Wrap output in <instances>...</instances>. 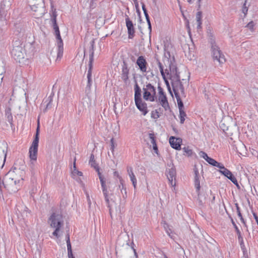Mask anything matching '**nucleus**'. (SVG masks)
Here are the masks:
<instances>
[{"mask_svg":"<svg viewBox=\"0 0 258 258\" xmlns=\"http://www.w3.org/2000/svg\"><path fill=\"white\" fill-rule=\"evenodd\" d=\"M136 63L142 73L147 72L148 64L146 60L145 59L143 56H140L138 58Z\"/></svg>","mask_w":258,"mask_h":258,"instance_id":"2eb2a0df","label":"nucleus"},{"mask_svg":"<svg viewBox=\"0 0 258 258\" xmlns=\"http://www.w3.org/2000/svg\"><path fill=\"white\" fill-rule=\"evenodd\" d=\"M135 4V6H136V7L137 9V11L139 13V10L138 9V6H139V5H138V1L137 0H133Z\"/></svg>","mask_w":258,"mask_h":258,"instance_id":"864d4df0","label":"nucleus"},{"mask_svg":"<svg viewBox=\"0 0 258 258\" xmlns=\"http://www.w3.org/2000/svg\"><path fill=\"white\" fill-rule=\"evenodd\" d=\"M92 83V79L89 78V80H88V83L87 85V87L89 89H90Z\"/></svg>","mask_w":258,"mask_h":258,"instance_id":"09e8293b","label":"nucleus"},{"mask_svg":"<svg viewBox=\"0 0 258 258\" xmlns=\"http://www.w3.org/2000/svg\"><path fill=\"white\" fill-rule=\"evenodd\" d=\"M200 156L203 158L206 161L209 158L207 154L203 151H201L200 153Z\"/></svg>","mask_w":258,"mask_h":258,"instance_id":"c03bdc74","label":"nucleus"},{"mask_svg":"<svg viewBox=\"0 0 258 258\" xmlns=\"http://www.w3.org/2000/svg\"><path fill=\"white\" fill-rule=\"evenodd\" d=\"M153 149L154 150V151L157 153L158 151V147L157 145H155L154 146H153Z\"/></svg>","mask_w":258,"mask_h":258,"instance_id":"6e6d98bb","label":"nucleus"},{"mask_svg":"<svg viewBox=\"0 0 258 258\" xmlns=\"http://www.w3.org/2000/svg\"><path fill=\"white\" fill-rule=\"evenodd\" d=\"M231 222H232V223L233 226L234 227V228L235 229V230H236V233H237V235L239 236V235H241V232H240L239 229H238V228L236 226V224L235 223V222L233 221L232 218H231Z\"/></svg>","mask_w":258,"mask_h":258,"instance_id":"79ce46f5","label":"nucleus"},{"mask_svg":"<svg viewBox=\"0 0 258 258\" xmlns=\"http://www.w3.org/2000/svg\"><path fill=\"white\" fill-rule=\"evenodd\" d=\"M174 91V94L175 95V97H176V100H177V105H178V108H179V110H183V108H184V106H183V104L182 103V101L181 100V99H180L179 96L178 95V93L180 91V90H175V91Z\"/></svg>","mask_w":258,"mask_h":258,"instance_id":"b1692460","label":"nucleus"},{"mask_svg":"<svg viewBox=\"0 0 258 258\" xmlns=\"http://www.w3.org/2000/svg\"><path fill=\"white\" fill-rule=\"evenodd\" d=\"M132 183H133V185L134 187L135 188H136V185H137V180H134V181H132Z\"/></svg>","mask_w":258,"mask_h":258,"instance_id":"4d7b16f0","label":"nucleus"},{"mask_svg":"<svg viewBox=\"0 0 258 258\" xmlns=\"http://www.w3.org/2000/svg\"><path fill=\"white\" fill-rule=\"evenodd\" d=\"M237 214H238V216L239 217V218H240L241 221L245 225V221H244V219L242 217V214L241 213V212H239V213H237Z\"/></svg>","mask_w":258,"mask_h":258,"instance_id":"49530a36","label":"nucleus"},{"mask_svg":"<svg viewBox=\"0 0 258 258\" xmlns=\"http://www.w3.org/2000/svg\"><path fill=\"white\" fill-rule=\"evenodd\" d=\"M163 258H168V257L166 255H164Z\"/></svg>","mask_w":258,"mask_h":258,"instance_id":"774afa93","label":"nucleus"},{"mask_svg":"<svg viewBox=\"0 0 258 258\" xmlns=\"http://www.w3.org/2000/svg\"><path fill=\"white\" fill-rule=\"evenodd\" d=\"M129 69L127 64L123 62L122 68L121 78L124 82H126L128 79Z\"/></svg>","mask_w":258,"mask_h":258,"instance_id":"aec40b11","label":"nucleus"},{"mask_svg":"<svg viewBox=\"0 0 258 258\" xmlns=\"http://www.w3.org/2000/svg\"><path fill=\"white\" fill-rule=\"evenodd\" d=\"M185 116H186V113L184 112V110H180L179 111V118H180V122L181 124L184 123Z\"/></svg>","mask_w":258,"mask_h":258,"instance_id":"f704fd0d","label":"nucleus"},{"mask_svg":"<svg viewBox=\"0 0 258 258\" xmlns=\"http://www.w3.org/2000/svg\"><path fill=\"white\" fill-rule=\"evenodd\" d=\"M0 69V76H2L3 74L5 72V70L3 63L1 64Z\"/></svg>","mask_w":258,"mask_h":258,"instance_id":"de8ad7c7","label":"nucleus"},{"mask_svg":"<svg viewBox=\"0 0 258 258\" xmlns=\"http://www.w3.org/2000/svg\"><path fill=\"white\" fill-rule=\"evenodd\" d=\"M157 64L159 68V70L161 74L162 78H164V76H166V73H165V70L164 71L163 67L159 60H157Z\"/></svg>","mask_w":258,"mask_h":258,"instance_id":"72a5a7b5","label":"nucleus"},{"mask_svg":"<svg viewBox=\"0 0 258 258\" xmlns=\"http://www.w3.org/2000/svg\"><path fill=\"white\" fill-rule=\"evenodd\" d=\"M202 18V12H201V11L198 12L196 14V21L197 22V28L198 29L201 28Z\"/></svg>","mask_w":258,"mask_h":258,"instance_id":"cd10ccee","label":"nucleus"},{"mask_svg":"<svg viewBox=\"0 0 258 258\" xmlns=\"http://www.w3.org/2000/svg\"><path fill=\"white\" fill-rule=\"evenodd\" d=\"M235 207H236V209H237V208H240L239 207V206H238V204H237V203H236V204H235Z\"/></svg>","mask_w":258,"mask_h":258,"instance_id":"0e129e2a","label":"nucleus"},{"mask_svg":"<svg viewBox=\"0 0 258 258\" xmlns=\"http://www.w3.org/2000/svg\"><path fill=\"white\" fill-rule=\"evenodd\" d=\"M165 73L167 78L171 80L173 90H180L181 93H184V87L176 67L173 64H170L169 69L165 70Z\"/></svg>","mask_w":258,"mask_h":258,"instance_id":"f03ea898","label":"nucleus"},{"mask_svg":"<svg viewBox=\"0 0 258 258\" xmlns=\"http://www.w3.org/2000/svg\"><path fill=\"white\" fill-rule=\"evenodd\" d=\"M135 102L137 108L142 112L143 115H146L148 112L147 104L142 100H136Z\"/></svg>","mask_w":258,"mask_h":258,"instance_id":"dca6fc26","label":"nucleus"},{"mask_svg":"<svg viewBox=\"0 0 258 258\" xmlns=\"http://www.w3.org/2000/svg\"><path fill=\"white\" fill-rule=\"evenodd\" d=\"M66 241L67 244L68 254L69 258H75L73 254V251L71 247V244L70 239V236L67 234L66 236Z\"/></svg>","mask_w":258,"mask_h":258,"instance_id":"4be33fe9","label":"nucleus"},{"mask_svg":"<svg viewBox=\"0 0 258 258\" xmlns=\"http://www.w3.org/2000/svg\"><path fill=\"white\" fill-rule=\"evenodd\" d=\"M72 173H73V175H76H76H77L78 176H82L83 175V173H82V172L78 171L76 169V167L75 165H74V170L72 171Z\"/></svg>","mask_w":258,"mask_h":258,"instance_id":"a19ab883","label":"nucleus"},{"mask_svg":"<svg viewBox=\"0 0 258 258\" xmlns=\"http://www.w3.org/2000/svg\"><path fill=\"white\" fill-rule=\"evenodd\" d=\"M153 1V3L156 5V0H152Z\"/></svg>","mask_w":258,"mask_h":258,"instance_id":"338daca9","label":"nucleus"},{"mask_svg":"<svg viewBox=\"0 0 258 258\" xmlns=\"http://www.w3.org/2000/svg\"><path fill=\"white\" fill-rule=\"evenodd\" d=\"M254 25V23L253 21H250L247 24L246 27H247L251 31H253Z\"/></svg>","mask_w":258,"mask_h":258,"instance_id":"58836bf2","label":"nucleus"},{"mask_svg":"<svg viewBox=\"0 0 258 258\" xmlns=\"http://www.w3.org/2000/svg\"><path fill=\"white\" fill-rule=\"evenodd\" d=\"M11 54L14 59L21 62L25 58V50L22 45H17L16 43L11 51Z\"/></svg>","mask_w":258,"mask_h":258,"instance_id":"6e6552de","label":"nucleus"},{"mask_svg":"<svg viewBox=\"0 0 258 258\" xmlns=\"http://www.w3.org/2000/svg\"><path fill=\"white\" fill-rule=\"evenodd\" d=\"M87 199L88 204L89 205V206H90V205L91 204V201L90 197L88 194H87Z\"/></svg>","mask_w":258,"mask_h":258,"instance_id":"3c124183","label":"nucleus"},{"mask_svg":"<svg viewBox=\"0 0 258 258\" xmlns=\"http://www.w3.org/2000/svg\"><path fill=\"white\" fill-rule=\"evenodd\" d=\"M207 32L208 34L209 42H210L211 46L216 44L215 40L214 31L212 28L209 27L207 28Z\"/></svg>","mask_w":258,"mask_h":258,"instance_id":"412c9836","label":"nucleus"},{"mask_svg":"<svg viewBox=\"0 0 258 258\" xmlns=\"http://www.w3.org/2000/svg\"><path fill=\"white\" fill-rule=\"evenodd\" d=\"M194 182H195V186L197 192L200 191V181L199 180L200 175L198 171V170L197 168H195L194 169Z\"/></svg>","mask_w":258,"mask_h":258,"instance_id":"6ab92c4d","label":"nucleus"},{"mask_svg":"<svg viewBox=\"0 0 258 258\" xmlns=\"http://www.w3.org/2000/svg\"><path fill=\"white\" fill-rule=\"evenodd\" d=\"M219 168V172L221 174H222L229 179H230L235 185L237 186L238 185V183L236 178L235 177V176L233 175L232 172L226 168L223 164L221 165Z\"/></svg>","mask_w":258,"mask_h":258,"instance_id":"4468645a","label":"nucleus"},{"mask_svg":"<svg viewBox=\"0 0 258 258\" xmlns=\"http://www.w3.org/2000/svg\"><path fill=\"white\" fill-rule=\"evenodd\" d=\"M53 94H51L46 99L45 101L44 102V104L46 103V109L51 107V102L53 100Z\"/></svg>","mask_w":258,"mask_h":258,"instance_id":"c756f323","label":"nucleus"},{"mask_svg":"<svg viewBox=\"0 0 258 258\" xmlns=\"http://www.w3.org/2000/svg\"><path fill=\"white\" fill-rule=\"evenodd\" d=\"M145 16L146 17V19H149V16L147 12L144 13Z\"/></svg>","mask_w":258,"mask_h":258,"instance_id":"13d9d810","label":"nucleus"},{"mask_svg":"<svg viewBox=\"0 0 258 258\" xmlns=\"http://www.w3.org/2000/svg\"><path fill=\"white\" fill-rule=\"evenodd\" d=\"M39 135V121L38 120V125L36 129L35 138L29 148V157L32 161H36L37 160ZM33 163V162H32Z\"/></svg>","mask_w":258,"mask_h":258,"instance_id":"39448f33","label":"nucleus"},{"mask_svg":"<svg viewBox=\"0 0 258 258\" xmlns=\"http://www.w3.org/2000/svg\"><path fill=\"white\" fill-rule=\"evenodd\" d=\"M113 174H114V176H117V177L119 179V180H120V179H122V178L119 176V173H118V172L117 171H115L113 172Z\"/></svg>","mask_w":258,"mask_h":258,"instance_id":"603ef678","label":"nucleus"},{"mask_svg":"<svg viewBox=\"0 0 258 258\" xmlns=\"http://www.w3.org/2000/svg\"><path fill=\"white\" fill-rule=\"evenodd\" d=\"M23 170L17 167L11 169L4 176V187L10 192H15L23 180Z\"/></svg>","mask_w":258,"mask_h":258,"instance_id":"f257e3e1","label":"nucleus"},{"mask_svg":"<svg viewBox=\"0 0 258 258\" xmlns=\"http://www.w3.org/2000/svg\"><path fill=\"white\" fill-rule=\"evenodd\" d=\"M201 1L202 0H198V3H199V8H200V7H201V5H200V3L201 2Z\"/></svg>","mask_w":258,"mask_h":258,"instance_id":"680f3d73","label":"nucleus"},{"mask_svg":"<svg viewBox=\"0 0 258 258\" xmlns=\"http://www.w3.org/2000/svg\"><path fill=\"white\" fill-rule=\"evenodd\" d=\"M236 211H237V213L240 212V208H237Z\"/></svg>","mask_w":258,"mask_h":258,"instance_id":"e2e57ef3","label":"nucleus"},{"mask_svg":"<svg viewBox=\"0 0 258 258\" xmlns=\"http://www.w3.org/2000/svg\"><path fill=\"white\" fill-rule=\"evenodd\" d=\"M51 17L52 25L54 31L56 39L57 40V60L60 59L63 55V42L61 38L60 35V32L59 30L58 26L56 23V17L57 14L55 10L52 11Z\"/></svg>","mask_w":258,"mask_h":258,"instance_id":"7ed1b4c3","label":"nucleus"},{"mask_svg":"<svg viewBox=\"0 0 258 258\" xmlns=\"http://www.w3.org/2000/svg\"><path fill=\"white\" fill-rule=\"evenodd\" d=\"M163 226H164V229L166 230V233H167L168 236H170L171 238L173 239V235H171V234H172L171 230L169 228L168 229V224L164 222Z\"/></svg>","mask_w":258,"mask_h":258,"instance_id":"c9c22d12","label":"nucleus"},{"mask_svg":"<svg viewBox=\"0 0 258 258\" xmlns=\"http://www.w3.org/2000/svg\"><path fill=\"white\" fill-rule=\"evenodd\" d=\"M183 155L187 156H190L192 154V151L189 147H184L182 148Z\"/></svg>","mask_w":258,"mask_h":258,"instance_id":"473e14b6","label":"nucleus"},{"mask_svg":"<svg viewBox=\"0 0 258 258\" xmlns=\"http://www.w3.org/2000/svg\"><path fill=\"white\" fill-rule=\"evenodd\" d=\"M158 90L159 94L158 100L160 105L164 108L165 110L169 109L170 107L167 97L163 91V89L160 86H158Z\"/></svg>","mask_w":258,"mask_h":258,"instance_id":"f8f14e48","label":"nucleus"},{"mask_svg":"<svg viewBox=\"0 0 258 258\" xmlns=\"http://www.w3.org/2000/svg\"><path fill=\"white\" fill-rule=\"evenodd\" d=\"M164 82H165V83L169 90V91L170 92V93H171V88H170V85H169V83L168 81V78L166 77V76H164V78H163Z\"/></svg>","mask_w":258,"mask_h":258,"instance_id":"ea45409f","label":"nucleus"},{"mask_svg":"<svg viewBox=\"0 0 258 258\" xmlns=\"http://www.w3.org/2000/svg\"><path fill=\"white\" fill-rule=\"evenodd\" d=\"M5 115L8 122L12 124L13 122V116L11 113V109L10 107H8L6 109Z\"/></svg>","mask_w":258,"mask_h":258,"instance_id":"a878e982","label":"nucleus"},{"mask_svg":"<svg viewBox=\"0 0 258 258\" xmlns=\"http://www.w3.org/2000/svg\"><path fill=\"white\" fill-rule=\"evenodd\" d=\"M235 207H236V209H237V208H240L239 207V206H238V204H237V203H236V204H235Z\"/></svg>","mask_w":258,"mask_h":258,"instance_id":"69168bd1","label":"nucleus"},{"mask_svg":"<svg viewBox=\"0 0 258 258\" xmlns=\"http://www.w3.org/2000/svg\"><path fill=\"white\" fill-rule=\"evenodd\" d=\"M127 172L130 176L131 181L137 180L136 176L133 172V168L131 167H128L127 168Z\"/></svg>","mask_w":258,"mask_h":258,"instance_id":"7c9ffc66","label":"nucleus"},{"mask_svg":"<svg viewBox=\"0 0 258 258\" xmlns=\"http://www.w3.org/2000/svg\"><path fill=\"white\" fill-rule=\"evenodd\" d=\"M135 101L142 100L141 98V90L137 83L135 85Z\"/></svg>","mask_w":258,"mask_h":258,"instance_id":"5701e85b","label":"nucleus"},{"mask_svg":"<svg viewBox=\"0 0 258 258\" xmlns=\"http://www.w3.org/2000/svg\"><path fill=\"white\" fill-rule=\"evenodd\" d=\"M90 48L89 49V70L87 73V79L89 80V78H91L92 77V62L93 61V55H94V40H92L90 42Z\"/></svg>","mask_w":258,"mask_h":258,"instance_id":"ddd939ff","label":"nucleus"},{"mask_svg":"<svg viewBox=\"0 0 258 258\" xmlns=\"http://www.w3.org/2000/svg\"><path fill=\"white\" fill-rule=\"evenodd\" d=\"M119 181L120 182V185H119V188L120 189L121 191L122 192H123V190H124V192L126 194V188L125 187L124 185L123 184V181L122 179H120L119 180Z\"/></svg>","mask_w":258,"mask_h":258,"instance_id":"4c0bfd02","label":"nucleus"},{"mask_svg":"<svg viewBox=\"0 0 258 258\" xmlns=\"http://www.w3.org/2000/svg\"><path fill=\"white\" fill-rule=\"evenodd\" d=\"M148 28L150 30V31L151 32V24H150V25H148Z\"/></svg>","mask_w":258,"mask_h":258,"instance_id":"052dcab7","label":"nucleus"},{"mask_svg":"<svg viewBox=\"0 0 258 258\" xmlns=\"http://www.w3.org/2000/svg\"><path fill=\"white\" fill-rule=\"evenodd\" d=\"M238 240L241 249L243 252H244L246 250V249L244 244L243 239L241 235L238 236Z\"/></svg>","mask_w":258,"mask_h":258,"instance_id":"2f4dec72","label":"nucleus"},{"mask_svg":"<svg viewBox=\"0 0 258 258\" xmlns=\"http://www.w3.org/2000/svg\"><path fill=\"white\" fill-rule=\"evenodd\" d=\"M126 26L127 28V32L128 34V38H132L134 35L135 30L133 22L130 20L129 18L127 16L125 18Z\"/></svg>","mask_w":258,"mask_h":258,"instance_id":"f3484780","label":"nucleus"},{"mask_svg":"<svg viewBox=\"0 0 258 258\" xmlns=\"http://www.w3.org/2000/svg\"><path fill=\"white\" fill-rule=\"evenodd\" d=\"M147 22V23H148V25H150V24H151V22H150V19H147L146 20Z\"/></svg>","mask_w":258,"mask_h":258,"instance_id":"bf43d9fd","label":"nucleus"},{"mask_svg":"<svg viewBox=\"0 0 258 258\" xmlns=\"http://www.w3.org/2000/svg\"><path fill=\"white\" fill-rule=\"evenodd\" d=\"M206 161L210 165H211L213 166L217 167L219 168L222 164L218 162L215 160H214V159L210 158V157L208 158V159L206 160Z\"/></svg>","mask_w":258,"mask_h":258,"instance_id":"c85d7f7f","label":"nucleus"},{"mask_svg":"<svg viewBox=\"0 0 258 258\" xmlns=\"http://www.w3.org/2000/svg\"><path fill=\"white\" fill-rule=\"evenodd\" d=\"M98 175L100 181L102 190L105 201L106 202V204L108 205V206L109 207L108 191L107 186V183H108V182L107 181L106 178L101 174L100 172H99Z\"/></svg>","mask_w":258,"mask_h":258,"instance_id":"9b49d317","label":"nucleus"},{"mask_svg":"<svg viewBox=\"0 0 258 258\" xmlns=\"http://www.w3.org/2000/svg\"><path fill=\"white\" fill-rule=\"evenodd\" d=\"M180 143L181 140L179 138L171 137L169 139V143L171 146L176 150L180 149Z\"/></svg>","mask_w":258,"mask_h":258,"instance_id":"a211bd4d","label":"nucleus"},{"mask_svg":"<svg viewBox=\"0 0 258 258\" xmlns=\"http://www.w3.org/2000/svg\"><path fill=\"white\" fill-rule=\"evenodd\" d=\"M165 174L167 177L169 184L172 186H175V182H174V180H175L176 179V169L172 162L167 164Z\"/></svg>","mask_w":258,"mask_h":258,"instance_id":"1a4fd4ad","label":"nucleus"},{"mask_svg":"<svg viewBox=\"0 0 258 258\" xmlns=\"http://www.w3.org/2000/svg\"><path fill=\"white\" fill-rule=\"evenodd\" d=\"M247 0H245L244 4H243L242 9V12L244 14V16L246 15L247 11H248V8L246 6V3Z\"/></svg>","mask_w":258,"mask_h":258,"instance_id":"37998d69","label":"nucleus"},{"mask_svg":"<svg viewBox=\"0 0 258 258\" xmlns=\"http://www.w3.org/2000/svg\"><path fill=\"white\" fill-rule=\"evenodd\" d=\"M3 152L4 154V159L3 164L2 165V167H3L4 164H5V162L6 156H7V151H5V150H3Z\"/></svg>","mask_w":258,"mask_h":258,"instance_id":"8fccbe9b","label":"nucleus"},{"mask_svg":"<svg viewBox=\"0 0 258 258\" xmlns=\"http://www.w3.org/2000/svg\"><path fill=\"white\" fill-rule=\"evenodd\" d=\"M48 223L51 228L54 229L52 235L57 238L60 236V228L63 225V220L61 214L58 213H53L48 219Z\"/></svg>","mask_w":258,"mask_h":258,"instance_id":"20e7f679","label":"nucleus"},{"mask_svg":"<svg viewBox=\"0 0 258 258\" xmlns=\"http://www.w3.org/2000/svg\"><path fill=\"white\" fill-rule=\"evenodd\" d=\"M30 6L33 12V15L36 18H39L43 16L45 13V10L42 4V0H32L30 1Z\"/></svg>","mask_w":258,"mask_h":258,"instance_id":"423d86ee","label":"nucleus"},{"mask_svg":"<svg viewBox=\"0 0 258 258\" xmlns=\"http://www.w3.org/2000/svg\"><path fill=\"white\" fill-rule=\"evenodd\" d=\"M198 195V203L199 206H203L206 202V197L205 195V194H200L199 191L197 192Z\"/></svg>","mask_w":258,"mask_h":258,"instance_id":"393cba45","label":"nucleus"},{"mask_svg":"<svg viewBox=\"0 0 258 258\" xmlns=\"http://www.w3.org/2000/svg\"><path fill=\"white\" fill-rule=\"evenodd\" d=\"M110 143H111V148H110V149L113 152L114 151V148H115V145H114L113 138H112L110 140Z\"/></svg>","mask_w":258,"mask_h":258,"instance_id":"a18cd8bd","label":"nucleus"},{"mask_svg":"<svg viewBox=\"0 0 258 258\" xmlns=\"http://www.w3.org/2000/svg\"><path fill=\"white\" fill-rule=\"evenodd\" d=\"M89 164L91 166V167H94V169H96V170L97 171L98 173L99 172H100L99 167L98 166L97 164H96L95 161L94 160V156L92 154L91 155V156H90Z\"/></svg>","mask_w":258,"mask_h":258,"instance_id":"bb28decb","label":"nucleus"},{"mask_svg":"<svg viewBox=\"0 0 258 258\" xmlns=\"http://www.w3.org/2000/svg\"><path fill=\"white\" fill-rule=\"evenodd\" d=\"M211 47L214 60L217 61L219 64L225 62L226 59L219 47L216 44L212 45Z\"/></svg>","mask_w":258,"mask_h":258,"instance_id":"9d476101","label":"nucleus"},{"mask_svg":"<svg viewBox=\"0 0 258 258\" xmlns=\"http://www.w3.org/2000/svg\"><path fill=\"white\" fill-rule=\"evenodd\" d=\"M142 10H143V11L144 12V13H146V12H147V10H146V8H145V5L143 3L142 4Z\"/></svg>","mask_w":258,"mask_h":258,"instance_id":"5fc2aeb1","label":"nucleus"},{"mask_svg":"<svg viewBox=\"0 0 258 258\" xmlns=\"http://www.w3.org/2000/svg\"><path fill=\"white\" fill-rule=\"evenodd\" d=\"M149 137L150 139L151 140V143L152 144V146H154L155 145H157L156 143V140L155 139L154 135L152 133H150L149 134Z\"/></svg>","mask_w":258,"mask_h":258,"instance_id":"e433bc0d","label":"nucleus"},{"mask_svg":"<svg viewBox=\"0 0 258 258\" xmlns=\"http://www.w3.org/2000/svg\"><path fill=\"white\" fill-rule=\"evenodd\" d=\"M143 98L145 100L154 101L156 98V89L151 84H147L143 88Z\"/></svg>","mask_w":258,"mask_h":258,"instance_id":"0eeeda50","label":"nucleus"}]
</instances>
